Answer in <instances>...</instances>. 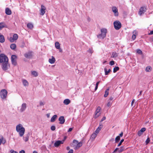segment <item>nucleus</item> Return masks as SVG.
<instances>
[{
	"label": "nucleus",
	"instance_id": "1",
	"mask_svg": "<svg viewBox=\"0 0 153 153\" xmlns=\"http://www.w3.org/2000/svg\"><path fill=\"white\" fill-rule=\"evenodd\" d=\"M16 130L19 133L20 137H22L25 134V129L22 124H19L16 126Z\"/></svg>",
	"mask_w": 153,
	"mask_h": 153
},
{
	"label": "nucleus",
	"instance_id": "2",
	"mask_svg": "<svg viewBox=\"0 0 153 153\" xmlns=\"http://www.w3.org/2000/svg\"><path fill=\"white\" fill-rule=\"evenodd\" d=\"M101 34L97 36V37L99 38L104 39L105 37L106 33L107 32V30L105 28H102L101 29Z\"/></svg>",
	"mask_w": 153,
	"mask_h": 153
},
{
	"label": "nucleus",
	"instance_id": "3",
	"mask_svg": "<svg viewBox=\"0 0 153 153\" xmlns=\"http://www.w3.org/2000/svg\"><path fill=\"white\" fill-rule=\"evenodd\" d=\"M8 62V59L7 57L3 54H1L0 55V63Z\"/></svg>",
	"mask_w": 153,
	"mask_h": 153
},
{
	"label": "nucleus",
	"instance_id": "4",
	"mask_svg": "<svg viewBox=\"0 0 153 153\" xmlns=\"http://www.w3.org/2000/svg\"><path fill=\"white\" fill-rule=\"evenodd\" d=\"M114 25L115 29L116 30H118L121 27V24L119 21H116L114 23Z\"/></svg>",
	"mask_w": 153,
	"mask_h": 153
},
{
	"label": "nucleus",
	"instance_id": "5",
	"mask_svg": "<svg viewBox=\"0 0 153 153\" xmlns=\"http://www.w3.org/2000/svg\"><path fill=\"white\" fill-rule=\"evenodd\" d=\"M7 92L5 89H2L1 90L0 95L1 98L2 99H4L6 98Z\"/></svg>",
	"mask_w": 153,
	"mask_h": 153
},
{
	"label": "nucleus",
	"instance_id": "6",
	"mask_svg": "<svg viewBox=\"0 0 153 153\" xmlns=\"http://www.w3.org/2000/svg\"><path fill=\"white\" fill-rule=\"evenodd\" d=\"M9 67L10 65L8 64V62L2 63V68L4 71L7 70L9 68Z\"/></svg>",
	"mask_w": 153,
	"mask_h": 153
},
{
	"label": "nucleus",
	"instance_id": "7",
	"mask_svg": "<svg viewBox=\"0 0 153 153\" xmlns=\"http://www.w3.org/2000/svg\"><path fill=\"white\" fill-rule=\"evenodd\" d=\"M17 56L15 55H12L11 56V60L12 64L14 65H17L16 59Z\"/></svg>",
	"mask_w": 153,
	"mask_h": 153
},
{
	"label": "nucleus",
	"instance_id": "8",
	"mask_svg": "<svg viewBox=\"0 0 153 153\" xmlns=\"http://www.w3.org/2000/svg\"><path fill=\"white\" fill-rule=\"evenodd\" d=\"M112 10L115 16H118V9L115 6L112 7Z\"/></svg>",
	"mask_w": 153,
	"mask_h": 153
},
{
	"label": "nucleus",
	"instance_id": "9",
	"mask_svg": "<svg viewBox=\"0 0 153 153\" xmlns=\"http://www.w3.org/2000/svg\"><path fill=\"white\" fill-rule=\"evenodd\" d=\"M18 38V36L17 34H14L13 37H10L9 38V41L10 42H14L15 40H16Z\"/></svg>",
	"mask_w": 153,
	"mask_h": 153
},
{
	"label": "nucleus",
	"instance_id": "10",
	"mask_svg": "<svg viewBox=\"0 0 153 153\" xmlns=\"http://www.w3.org/2000/svg\"><path fill=\"white\" fill-rule=\"evenodd\" d=\"M64 141L65 140H62L56 141L54 143V146L56 147H58L60 144H63Z\"/></svg>",
	"mask_w": 153,
	"mask_h": 153
},
{
	"label": "nucleus",
	"instance_id": "11",
	"mask_svg": "<svg viewBox=\"0 0 153 153\" xmlns=\"http://www.w3.org/2000/svg\"><path fill=\"white\" fill-rule=\"evenodd\" d=\"M46 8L45 6L43 5L41 6V9L40 10V14L41 15H43L45 13V10Z\"/></svg>",
	"mask_w": 153,
	"mask_h": 153
},
{
	"label": "nucleus",
	"instance_id": "12",
	"mask_svg": "<svg viewBox=\"0 0 153 153\" xmlns=\"http://www.w3.org/2000/svg\"><path fill=\"white\" fill-rule=\"evenodd\" d=\"M27 104L26 103H23L21 105V108L20 110V112H23L24 111L26 108Z\"/></svg>",
	"mask_w": 153,
	"mask_h": 153
},
{
	"label": "nucleus",
	"instance_id": "13",
	"mask_svg": "<svg viewBox=\"0 0 153 153\" xmlns=\"http://www.w3.org/2000/svg\"><path fill=\"white\" fill-rule=\"evenodd\" d=\"M24 56L27 58H30L32 57V52L30 51L24 54Z\"/></svg>",
	"mask_w": 153,
	"mask_h": 153
},
{
	"label": "nucleus",
	"instance_id": "14",
	"mask_svg": "<svg viewBox=\"0 0 153 153\" xmlns=\"http://www.w3.org/2000/svg\"><path fill=\"white\" fill-rule=\"evenodd\" d=\"M146 11V8L145 7H141L140 9L139 14L140 15H141L142 14L144 13Z\"/></svg>",
	"mask_w": 153,
	"mask_h": 153
},
{
	"label": "nucleus",
	"instance_id": "15",
	"mask_svg": "<svg viewBox=\"0 0 153 153\" xmlns=\"http://www.w3.org/2000/svg\"><path fill=\"white\" fill-rule=\"evenodd\" d=\"M146 130V129L145 128H142L138 132V135L139 136H141L143 134V133Z\"/></svg>",
	"mask_w": 153,
	"mask_h": 153
},
{
	"label": "nucleus",
	"instance_id": "16",
	"mask_svg": "<svg viewBox=\"0 0 153 153\" xmlns=\"http://www.w3.org/2000/svg\"><path fill=\"white\" fill-rule=\"evenodd\" d=\"M59 120L60 121L59 123L60 124H63L65 122V119L63 116H61L59 119Z\"/></svg>",
	"mask_w": 153,
	"mask_h": 153
},
{
	"label": "nucleus",
	"instance_id": "17",
	"mask_svg": "<svg viewBox=\"0 0 153 153\" xmlns=\"http://www.w3.org/2000/svg\"><path fill=\"white\" fill-rule=\"evenodd\" d=\"M132 33V38L133 40H134L136 39V36L137 34V32L136 30H134L133 32Z\"/></svg>",
	"mask_w": 153,
	"mask_h": 153
},
{
	"label": "nucleus",
	"instance_id": "18",
	"mask_svg": "<svg viewBox=\"0 0 153 153\" xmlns=\"http://www.w3.org/2000/svg\"><path fill=\"white\" fill-rule=\"evenodd\" d=\"M56 61L55 59L54 56H52L51 59H49L48 60L49 62L51 64L54 63Z\"/></svg>",
	"mask_w": 153,
	"mask_h": 153
},
{
	"label": "nucleus",
	"instance_id": "19",
	"mask_svg": "<svg viewBox=\"0 0 153 153\" xmlns=\"http://www.w3.org/2000/svg\"><path fill=\"white\" fill-rule=\"evenodd\" d=\"M71 102L70 100L68 99H65L63 102V103L65 105H68Z\"/></svg>",
	"mask_w": 153,
	"mask_h": 153
},
{
	"label": "nucleus",
	"instance_id": "20",
	"mask_svg": "<svg viewBox=\"0 0 153 153\" xmlns=\"http://www.w3.org/2000/svg\"><path fill=\"white\" fill-rule=\"evenodd\" d=\"M5 13L7 15H10L11 14L12 12L9 8H7L5 9Z\"/></svg>",
	"mask_w": 153,
	"mask_h": 153
},
{
	"label": "nucleus",
	"instance_id": "21",
	"mask_svg": "<svg viewBox=\"0 0 153 153\" xmlns=\"http://www.w3.org/2000/svg\"><path fill=\"white\" fill-rule=\"evenodd\" d=\"M29 136L30 134H27L26 136L23 137V139L26 142L28 140Z\"/></svg>",
	"mask_w": 153,
	"mask_h": 153
},
{
	"label": "nucleus",
	"instance_id": "22",
	"mask_svg": "<svg viewBox=\"0 0 153 153\" xmlns=\"http://www.w3.org/2000/svg\"><path fill=\"white\" fill-rule=\"evenodd\" d=\"M5 41V39L3 35L0 33V42L3 43Z\"/></svg>",
	"mask_w": 153,
	"mask_h": 153
},
{
	"label": "nucleus",
	"instance_id": "23",
	"mask_svg": "<svg viewBox=\"0 0 153 153\" xmlns=\"http://www.w3.org/2000/svg\"><path fill=\"white\" fill-rule=\"evenodd\" d=\"M57 117V115H54L51 118V122H53L55 121Z\"/></svg>",
	"mask_w": 153,
	"mask_h": 153
},
{
	"label": "nucleus",
	"instance_id": "24",
	"mask_svg": "<svg viewBox=\"0 0 153 153\" xmlns=\"http://www.w3.org/2000/svg\"><path fill=\"white\" fill-rule=\"evenodd\" d=\"M22 83L24 86H27L28 85V83L25 79H23L22 80Z\"/></svg>",
	"mask_w": 153,
	"mask_h": 153
},
{
	"label": "nucleus",
	"instance_id": "25",
	"mask_svg": "<svg viewBox=\"0 0 153 153\" xmlns=\"http://www.w3.org/2000/svg\"><path fill=\"white\" fill-rule=\"evenodd\" d=\"M55 47L57 49H59L60 48V44L58 42H56L55 43Z\"/></svg>",
	"mask_w": 153,
	"mask_h": 153
},
{
	"label": "nucleus",
	"instance_id": "26",
	"mask_svg": "<svg viewBox=\"0 0 153 153\" xmlns=\"http://www.w3.org/2000/svg\"><path fill=\"white\" fill-rule=\"evenodd\" d=\"M118 56V54L116 52H113L112 53L111 57L113 58H115Z\"/></svg>",
	"mask_w": 153,
	"mask_h": 153
},
{
	"label": "nucleus",
	"instance_id": "27",
	"mask_svg": "<svg viewBox=\"0 0 153 153\" xmlns=\"http://www.w3.org/2000/svg\"><path fill=\"white\" fill-rule=\"evenodd\" d=\"M4 27H7L5 24L3 23H0V30Z\"/></svg>",
	"mask_w": 153,
	"mask_h": 153
},
{
	"label": "nucleus",
	"instance_id": "28",
	"mask_svg": "<svg viewBox=\"0 0 153 153\" xmlns=\"http://www.w3.org/2000/svg\"><path fill=\"white\" fill-rule=\"evenodd\" d=\"M27 27L30 29H32L33 27V25L31 23H28L27 25Z\"/></svg>",
	"mask_w": 153,
	"mask_h": 153
},
{
	"label": "nucleus",
	"instance_id": "29",
	"mask_svg": "<svg viewBox=\"0 0 153 153\" xmlns=\"http://www.w3.org/2000/svg\"><path fill=\"white\" fill-rule=\"evenodd\" d=\"M10 48L12 50H15L16 48V45L15 44H12L10 45Z\"/></svg>",
	"mask_w": 153,
	"mask_h": 153
},
{
	"label": "nucleus",
	"instance_id": "30",
	"mask_svg": "<svg viewBox=\"0 0 153 153\" xmlns=\"http://www.w3.org/2000/svg\"><path fill=\"white\" fill-rule=\"evenodd\" d=\"M31 74L35 77H36L38 75L37 72L35 71H32L31 72Z\"/></svg>",
	"mask_w": 153,
	"mask_h": 153
},
{
	"label": "nucleus",
	"instance_id": "31",
	"mask_svg": "<svg viewBox=\"0 0 153 153\" xmlns=\"http://www.w3.org/2000/svg\"><path fill=\"white\" fill-rule=\"evenodd\" d=\"M101 110V107H100V106H98L95 111V113H100V110Z\"/></svg>",
	"mask_w": 153,
	"mask_h": 153
},
{
	"label": "nucleus",
	"instance_id": "32",
	"mask_svg": "<svg viewBox=\"0 0 153 153\" xmlns=\"http://www.w3.org/2000/svg\"><path fill=\"white\" fill-rule=\"evenodd\" d=\"M104 70L105 75H108V73L111 71V70L110 69H109L108 71H107V68H104Z\"/></svg>",
	"mask_w": 153,
	"mask_h": 153
},
{
	"label": "nucleus",
	"instance_id": "33",
	"mask_svg": "<svg viewBox=\"0 0 153 153\" xmlns=\"http://www.w3.org/2000/svg\"><path fill=\"white\" fill-rule=\"evenodd\" d=\"M109 90V89H107L105 90V94L104 95V97H107V96H108V94Z\"/></svg>",
	"mask_w": 153,
	"mask_h": 153
},
{
	"label": "nucleus",
	"instance_id": "34",
	"mask_svg": "<svg viewBox=\"0 0 153 153\" xmlns=\"http://www.w3.org/2000/svg\"><path fill=\"white\" fill-rule=\"evenodd\" d=\"M119 70V68L118 67H115L113 69V72L116 73L117 71Z\"/></svg>",
	"mask_w": 153,
	"mask_h": 153
},
{
	"label": "nucleus",
	"instance_id": "35",
	"mask_svg": "<svg viewBox=\"0 0 153 153\" xmlns=\"http://www.w3.org/2000/svg\"><path fill=\"white\" fill-rule=\"evenodd\" d=\"M120 140V137L119 136H117L115 139V143H117Z\"/></svg>",
	"mask_w": 153,
	"mask_h": 153
},
{
	"label": "nucleus",
	"instance_id": "36",
	"mask_svg": "<svg viewBox=\"0 0 153 153\" xmlns=\"http://www.w3.org/2000/svg\"><path fill=\"white\" fill-rule=\"evenodd\" d=\"M125 148L123 146H121L118 152L119 153L121 152L124 150H125Z\"/></svg>",
	"mask_w": 153,
	"mask_h": 153
},
{
	"label": "nucleus",
	"instance_id": "37",
	"mask_svg": "<svg viewBox=\"0 0 153 153\" xmlns=\"http://www.w3.org/2000/svg\"><path fill=\"white\" fill-rule=\"evenodd\" d=\"M97 135V134H95V133L94 132L91 135V138L93 139H95Z\"/></svg>",
	"mask_w": 153,
	"mask_h": 153
},
{
	"label": "nucleus",
	"instance_id": "38",
	"mask_svg": "<svg viewBox=\"0 0 153 153\" xmlns=\"http://www.w3.org/2000/svg\"><path fill=\"white\" fill-rule=\"evenodd\" d=\"M101 113H97L95 112V114L94 117L95 119L97 118L100 115Z\"/></svg>",
	"mask_w": 153,
	"mask_h": 153
},
{
	"label": "nucleus",
	"instance_id": "39",
	"mask_svg": "<svg viewBox=\"0 0 153 153\" xmlns=\"http://www.w3.org/2000/svg\"><path fill=\"white\" fill-rule=\"evenodd\" d=\"M151 68L150 66H147L146 68V72H149L151 71Z\"/></svg>",
	"mask_w": 153,
	"mask_h": 153
},
{
	"label": "nucleus",
	"instance_id": "40",
	"mask_svg": "<svg viewBox=\"0 0 153 153\" xmlns=\"http://www.w3.org/2000/svg\"><path fill=\"white\" fill-rule=\"evenodd\" d=\"M82 145V142H79L77 145L76 147L78 148L81 147Z\"/></svg>",
	"mask_w": 153,
	"mask_h": 153
},
{
	"label": "nucleus",
	"instance_id": "41",
	"mask_svg": "<svg viewBox=\"0 0 153 153\" xmlns=\"http://www.w3.org/2000/svg\"><path fill=\"white\" fill-rule=\"evenodd\" d=\"M137 53H138V54H142V51L140 49H137Z\"/></svg>",
	"mask_w": 153,
	"mask_h": 153
},
{
	"label": "nucleus",
	"instance_id": "42",
	"mask_svg": "<svg viewBox=\"0 0 153 153\" xmlns=\"http://www.w3.org/2000/svg\"><path fill=\"white\" fill-rule=\"evenodd\" d=\"M100 130H101L99 128H98L94 132L95 133V134H97L100 131Z\"/></svg>",
	"mask_w": 153,
	"mask_h": 153
},
{
	"label": "nucleus",
	"instance_id": "43",
	"mask_svg": "<svg viewBox=\"0 0 153 153\" xmlns=\"http://www.w3.org/2000/svg\"><path fill=\"white\" fill-rule=\"evenodd\" d=\"M124 140L123 139H122L120 141L119 143L118 144L117 146H120L122 144V143L124 141Z\"/></svg>",
	"mask_w": 153,
	"mask_h": 153
},
{
	"label": "nucleus",
	"instance_id": "44",
	"mask_svg": "<svg viewBox=\"0 0 153 153\" xmlns=\"http://www.w3.org/2000/svg\"><path fill=\"white\" fill-rule=\"evenodd\" d=\"M150 139H149V137H148L147 139H146V144L147 145V144L150 142Z\"/></svg>",
	"mask_w": 153,
	"mask_h": 153
},
{
	"label": "nucleus",
	"instance_id": "45",
	"mask_svg": "<svg viewBox=\"0 0 153 153\" xmlns=\"http://www.w3.org/2000/svg\"><path fill=\"white\" fill-rule=\"evenodd\" d=\"M51 129L52 131H54L56 129L55 126H51Z\"/></svg>",
	"mask_w": 153,
	"mask_h": 153
},
{
	"label": "nucleus",
	"instance_id": "46",
	"mask_svg": "<svg viewBox=\"0 0 153 153\" xmlns=\"http://www.w3.org/2000/svg\"><path fill=\"white\" fill-rule=\"evenodd\" d=\"M112 105V103L110 101H109L107 104V106L108 107H110Z\"/></svg>",
	"mask_w": 153,
	"mask_h": 153
},
{
	"label": "nucleus",
	"instance_id": "47",
	"mask_svg": "<svg viewBox=\"0 0 153 153\" xmlns=\"http://www.w3.org/2000/svg\"><path fill=\"white\" fill-rule=\"evenodd\" d=\"M2 141V142L3 144H4L6 142V140L4 139V138L2 137H1V139Z\"/></svg>",
	"mask_w": 153,
	"mask_h": 153
},
{
	"label": "nucleus",
	"instance_id": "48",
	"mask_svg": "<svg viewBox=\"0 0 153 153\" xmlns=\"http://www.w3.org/2000/svg\"><path fill=\"white\" fill-rule=\"evenodd\" d=\"M109 64L111 65H113L114 64V61H111L110 62Z\"/></svg>",
	"mask_w": 153,
	"mask_h": 153
},
{
	"label": "nucleus",
	"instance_id": "49",
	"mask_svg": "<svg viewBox=\"0 0 153 153\" xmlns=\"http://www.w3.org/2000/svg\"><path fill=\"white\" fill-rule=\"evenodd\" d=\"M39 104H40V106H42V105H44L45 103L44 102H42V101H41L40 102Z\"/></svg>",
	"mask_w": 153,
	"mask_h": 153
},
{
	"label": "nucleus",
	"instance_id": "50",
	"mask_svg": "<svg viewBox=\"0 0 153 153\" xmlns=\"http://www.w3.org/2000/svg\"><path fill=\"white\" fill-rule=\"evenodd\" d=\"M10 152L11 153H18V152L16 151H14L13 149L11 150Z\"/></svg>",
	"mask_w": 153,
	"mask_h": 153
},
{
	"label": "nucleus",
	"instance_id": "51",
	"mask_svg": "<svg viewBox=\"0 0 153 153\" xmlns=\"http://www.w3.org/2000/svg\"><path fill=\"white\" fill-rule=\"evenodd\" d=\"M88 51L91 53V54H92V53H93L92 49L90 48L89 49V50Z\"/></svg>",
	"mask_w": 153,
	"mask_h": 153
},
{
	"label": "nucleus",
	"instance_id": "52",
	"mask_svg": "<svg viewBox=\"0 0 153 153\" xmlns=\"http://www.w3.org/2000/svg\"><path fill=\"white\" fill-rule=\"evenodd\" d=\"M74 151L73 149H71L69 150L68 153H73Z\"/></svg>",
	"mask_w": 153,
	"mask_h": 153
},
{
	"label": "nucleus",
	"instance_id": "53",
	"mask_svg": "<svg viewBox=\"0 0 153 153\" xmlns=\"http://www.w3.org/2000/svg\"><path fill=\"white\" fill-rule=\"evenodd\" d=\"M103 127V125H100L98 127V128H99L100 130Z\"/></svg>",
	"mask_w": 153,
	"mask_h": 153
},
{
	"label": "nucleus",
	"instance_id": "54",
	"mask_svg": "<svg viewBox=\"0 0 153 153\" xmlns=\"http://www.w3.org/2000/svg\"><path fill=\"white\" fill-rule=\"evenodd\" d=\"M106 119V117H104L101 120V122H102L104 120H105Z\"/></svg>",
	"mask_w": 153,
	"mask_h": 153
},
{
	"label": "nucleus",
	"instance_id": "55",
	"mask_svg": "<svg viewBox=\"0 0 153 153\" xmlns=\"http://www.w3.org/2000/svg\"><path fill=\"white\" fill-rule=\"evenodd\" d=\"M135 102V100L134 99L131 102V105L132 106H133V104Z\"/></svg>",
	"mask_w": 153,
	"mask_h": 153
},
{
	"label": "nucleus",
	"instance_id": "56",
	"mask_svg": "<svg viewBox=\"0 0 153 153\" xmlns=\"http://www.w3.org/2000/svg\"><path fill=\"white\" fill-rule=\"evenodd\" d=\"M153 34V30H152L150 32V33H149L148 35H150Z\"/></svg>",
	"mask_w": 153,
	"mask_h": 153
},
{
	"label": "nucleus",
	"instance_id": "57",
	"mask_svg": "<svg viewBox=\"0 0 153 153\" xmlns=\"http://www.w3.org/2000/svg\"><path fill=\"white\" fill-rule=\"evenodd\" d=\"M113 99L114 97H111L109 99V100L110 101H111Z\"/></svg>",
	"mask_w": 153,
	"mask_h": 153
},
{
	"label": "nucleus",
	"instance_id": "58",
	"mask_svg": "<svg viewBox=\"0 0 153 153\" xmlns=\"http://www.w3.org/2000/svg\"><path fill=\"white\" fill-rule=\"evenodd\" d=\"M19 153H25V152L24 150H22L19 152Z\"/></svg>",
	"mask_w": 153,
	"mask_h": 153
},
{
	"label": "nucleus",
	"instance_id": "59",
	"mask_svg": "<svg viewBox=\"0 0 153 153\" xmlns=\"http://www.w3.org/2000/svg\"><path fill=\"white\" fill-rule=\"evenodd\" d=\"M73 142L74 143H77L78 142V141L77 140H73Z\"/></svg>",
	"mask_w": 153,
	"mask_h": 153
},
{
	"label": "nucleus",
	"instance_id": "60",
	"mask_svg": "<svg viewBox=\"0 0 153 153\" xmlns=\"http://www.w3.org/2000/svg\"><path fill=\"white\" fill-rule=\"evenodd\" d=\"M72 129H73V128H70L69 129H68V132H70V131H72Z\"/></svg>",
	"mask_w": 153,
	"mask_h": 153
},
{
	"label": "nucleus",
	"instance_id": "61",
	"mask_svg": "<svg viewBox=\"0 0 153 153\" xmlns=\"http://www.w3.org/2000/svg\"><path fill=\"white\" fill-rule=\"evenodd\" d=\"M118 148H116L114 151V152H117V151L118 149Z\"/></svg>",
	"mask_w": 153,
	"mask_h": 153
},
{
	"label": "nucleus",
	"instance_id": "62",
	"mask_svg": "<svg viewBox=\"0 0 153 153\" xmlns=\"http://www.w3.org/2000/svg\"><path fill=\"white\" fill-rule=\"evenodd\" d=\"M47 116L48 117V118H49L50 117V113H48L46 114Z\"/></svg>",
	"mask_w": 153,
	"mask_h": 153
},
{
	"label": "nucleus",
	"instance_id": "63",
	"mask_svg": "<svg viewBox=\"0 0 153 153\" xmlns=\"http://www.w3.org/2000/svg\"><path fill=\"white\" fill-rule=\"evenodd\" d=\"M119 135H120L119 136H120V137H122L123 136V132H121V133Z\"/></svg>",
	"mask_w": 153,
	"mask_h": 153
},
{
	"label": "nucleus",
	"instance_id": "64",
	"mask_svg": "<svg viewBox=\"0 0 153 153\" xmlns=\"http://www.w3.org/2000/svg\"><path fill=\"white\" fill-rule=\"evenodd\" d=\"M100 81H98V82L96 83V86H98V85H99V83H100Z\"/></svg>",
	"mask_w": 153,
	"mask_h": 153
}]
</instances>
